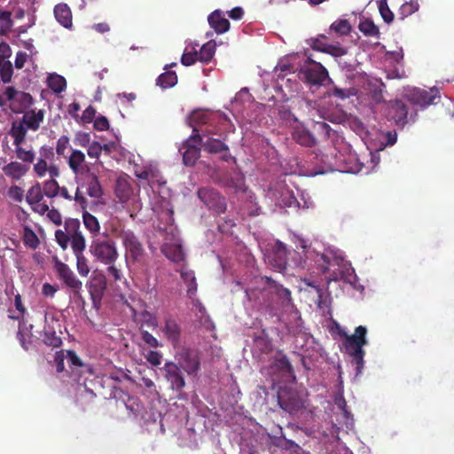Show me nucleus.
<instances>
[{"label": "nucleus", "instance_id": "nucleus-21", "mask_svg": "<svg viewBox=\"0 0 454 454\" xmlns=\"http://www.w3.org/2000/svg\"><path fill=\"white\" fill-rule=\"evenodd\" d=\"M161 331L168 341L170 342L174 348L179 345L181 340V327L175 318H165Z\"/></svg>", "mask_w": 454, "mask_h": 454}, {"label": "nucleus", "instance_id": "nucleus-16", "mask_svg": "<svg viewBox=\"0 0 454 454\" xmlns=\"http://www.w3.org/2000/svg\"><path fill=\"white\" fill-rule=\"evenodd\" d=\"M268 262L277 270H286L287 264V249L284 243L277 240L267 254Z\"/></svg>", "mask_w": 454, "mask_h": 454}, {"label": "nucleus", "instance_id": "nucleus-28", "mask_svg": "<svg viewBox=\"0 0 454 454\" xmlns=\"http://www.w3.org/2000/svg\"><path fill=\"white\" fill-rule=\"evenodd\" d=\"M115 195L121 203L127 202L133 194V188L130 182L126 178L120 176L116 180Z\"/></svg>", "mask_w": 454, "mask_h": 454}, {"label": "nucleus", "instance_id": "nucleus-55", "mask_svg": "<svg viewBox=\"0 0 454 454\" xmlns=\"http://www.w3.org/2000/svg\"><path fill=\"white\" fill-rule=\"evenodd\" d=\"M293 241L297 247H301L303 250V254L306 259L315 261L316 254H314V257H308L307 251L313 248H316L317 251H319L318 248L316 247L317 244H315L313 247L308 246L307 240L299 235H294Z\"/></svg>", "mask_w": 454, "mask_h": 454}, {"label": "nucleus", "instance_id": "nucleus-30", "mask_svg": "<svg viewBox=\"0 0 454 454\" xmlns=\"http://www.w3.org/2000/svg\"><path fill=\"white\" fill-rule=\"evenodd\" d=\"M54 15L58 22L64 27L70 28L72 27V12L67 4H57L54 8Z\"/></svg>", "mask_w": 454, "mask_h": 454}, {"label": "nucleus", "instance_id": "nucleus-23", "mask_svg": "<svg viewBox=\"0 0 454 454\" xmlns=\"http://www.w3.org/2000/svg\"><path fill=\"white\" fill-rule=\"evenodd\" d=\"M213 114L206 110H195L188 118V124L192 128V134L200 132L204 133L205 130L201 126L207 124L211 120Z\"/></svg>", "mask_w": 454, "mask_h": 454}, {"label": "nucleus", "instance_id": "nucleus-63", "mask_svg": "<svg viewBox=\"0 0 454 454\" xmlns=\"http://www.w3.org/2000/svg\"><path fill=\"white\" fill-rule=\"evenodd\" d=\"M8 195L16 202H21L24 198V191L17 185H12L8 191Z\"/></svg>", "mask_w": 454, "mask_h": 454}, {"label": "nucleus", "instance_id": "nucleus-37", "mask_svg": "<svg viewBox=\"0 0 454 454\" xmlns=\"http://www.w3.org/2000/svg\"><path fill=\"white\" fill-rule=\"evenodd\" d=\"M68 166L74 174H79L85 163V154L80 150H73L68 158Z\"/></svg>", "mask_w": 454, "mask_h": 454}, {"label": "nucleus", "instance_id": "nucleus-43", "mask_svg": "<svg viewBox=\"0 0 454 454\" xmlns=\"http://www.w3.org/2000/svg\"><path fill=\"white\" fill-rule=\"evenodd\" d=\"M43 199V193L42 191V186L39 183H36L35 185L31 186L27 191L26 200L31 206L33 204H37L42 201Z\"/></svg>", "mask_w": 454, "mask_h": 454}, {"label": "nucleus", "instance_id": "nucleus-40", "mask_svg": "<svg viewBox=\"0 0 454 454\" xmlns=\"http://www.w3.org/2000/svg\"><path fill=\"white\" fill-rule=\"evenodd\" d=\"M176 82L177 75L174 71H166L156 80V84L164 90L174 87Z\"/></svg>", "mask_w": 454, "mask_h": 454}, {"label": "nucleus", "instance_id": "nucleus-24", "mask_svg": "<svg viewBox=\"0 0 454 454\" xmlns=\"http://www.w3.org/2000/svg\"><path fill=\"white\" fill-rule=\"evenodd\" d=\"M292 137L296 143L302 146L310 147L316 143L314 136L298 121L294 122L293 127Z\"/></svg>", "mask_w": 454, "mask_h": 454}, {"label": "nucleus", "instance_id": "nucleus-14", "mask_svg": "<svg viewBox=\"0 0 454 454\" xmlns=\"http://www.w3.org/2000/svg\"><path fill=\"white\" fill-rule=\"evenodd\" d=\"M119 238L121 239L122 245L132 261H138L143 256V246L133 231L129 230L121 231Z\"/></svg>", "mask_w": 454, "mask_h": 454}, {"label": "nucleus", "instance_id": "nucleus-13", "mask_svg": "<svg viewBox=\"0 0 454 454\" xmlns=\"http://www.w3.org/2000/svg\"><path fill=\"white\" fill-rule=\"evenodd\" d=\"M405 97L412 105L426 108L434 104V99L439 98V92L434 87L431 88L430 90L413 88L405 93Z\"/></svg>", "mask_w": 454, "mask_h": 454}, {"label": "nucleus", "instance_id": "nucleus-35", "mask_svg": "<svg viewBox=\"0 0 454 454\" xmlns=\"http://www.w3.org/2000/svg\"><path fill=\"white\" fill-rule=\"evenodd\" d=\"M210 27L218 34L227 31V19L222 16L219 10L214 11L207 18Z\"/></svg>", "mask_w": 454, "mask_h": 454}, {"label": "nucleus", "instance_id": "nucleus-4", "mask_svg": "<svg viewBox=\"0 0 454 454\" xmlns=\"http://www.w3.org/2000/svg\"><path fill=\"white\" fill-rule=\"evenodd\" d=\"M380 147L375 149L374 152H370V162L364 164L361 162L360 160L355 154H349L348 159L345 160V165L340 169L341 172L352 173V174H365L368 175L380 163V155L379 152L382 151L387 146L394 145L397 140V135L395 131H387L385 133H380Z\"/></svg>", "mask_w": 454, "mask_h": 454}, {"label": "nucleus", "instance_id": "nucleus-33", "mask_svg": "<svg viewBox=\"0 0 454 454\" xmlns=\"http://www.w3.org/2000/svg\"><path fill=\"white\" fill-rule=\"evenodd\" d=\"M180 275L183 281L185 283L187 286V295L192 299L193 296L197 293V281L195 278V274L192 270H189L186 267H183L180 270Z\"/></svg>", "mask_w": 454, "mask_h": 454}, {"label": "nucleus", "instance_id": "nucleus-32", "mask_svg": "<svg viewBox=\"0 0 454 454\" xmlns=\"http://www.w3.org/2000/svg\"><path fill=\"white\" fill-rule=\"evenodd\" d=\"M28 170V167L18 161H12L3 168L5 176L13 180H20Z\"/></svg>", "mask_w": 454, "mask_h": 454}, {"label": "nucleus", "instance_id": "nucleus-5", "mask_svg": "<svg viewBox=\"0 0 454 454\" xmlns=\"http://www.w3.org/2000/svg\"><path fill=\"white\" fill-rule=\"evenodd\" d=\"M233 188L234 192L239 194V200L241 201L240 210L248 215H259L261 207L255 201L254 195L252 192L248 191L245 185L244 175L239 172H235L229 180V189Z\"/></svg>", "mask_w": 454, "mask_h": 454}, {"label": "nucleus", "instance_id": "nucleus-36", "mask_svg": "<svg viewBox=\"0 0 454 454\" xmlns=\"http://www.w3.org/2000/svg\"><path fill=\"white\" fill-rule=\"evenodd\" d=\"M106 265V278H108L110 281H113L116 285L123 284L124 286H127V279L125 278L121 269L116 265V262H112V264Z\"/></svg>", "mask_w": 454, "mask_h": 454}, {"label": "nucleus", "instance_id": "nucleus-17", "mask_svg": "<svg viewBox=\"0 0 454 454\" xmlns=\"http://www.w3.org/2000/svg\"><path fill=\"white\" fill-rule=\"evenodd\" d=\"M107 278L106 276L101 272L94 273L87 284V287L92 300L93 304L96 306L100 303L104 293L106 289Z\"/></svg>", "mask_w": 454, "mask_h": 454}, {"label": "nucleus", "instance_id": "nucleus-22", "mask_svg": "<svg viewBox=\"0 0 454 454\" xmlns=\"http://www.w3.org/2000/svg\"><path fill=\"white\" fill-rule=\"evenodd\" d=\"M295 348L302 356L310 357L316 347L315 339L307 332L294 335Z\"/></svg>", "mask_w": 454, "mask_h": 454}, {"label": "nucleus", "instance_id": "nucleus-26", "mask_svg": "<svg viewBox=\"0 0 454 454\" xmlns=\"http://www.w3.org/2000/svg\"><path fill=\"white\" fill-rule=\"evenodd\" d=\"M66 356L72 372L77 371L81 375L85 373L93 374V368L90 364L83 363L74 350H67Z\"/></svg>", "mask_w": 454, "mask_h": 454}, {"label": "nucleus", "instance_id": "nucleus-42", "mask_svg": "<svg viewBox=\"0 0 454 454\" xmlns=\"http://www.w3.org/2000/svg\"><path fill=\"white\" fill-rule=\"evenodd\" d=\"M48 86L55 93H60L67 88L66 79L59 74H51L48 78Z\"/></svg>", "mask_w": 454, "mask_h": 454}, {"label": "nucleus", "instance_id": "nucleus-54", "mask_svg": "<svg viewBox=\"0 0 454 454\" xmlns=\"http://www.w3.org/2000/svg\"><path fill=\"white\" fill-rule=\"evenodd\" d=\"M353 359V362L356 365V375L362 373V371L364 369V350L359 349V350H353L351 352L348 353Z\"/></svg>", "mask_w": 454, "mask_h": 454}, {"label": "nucleus", "instance_id": "nucleus-47", "mask_svg": "<svg viewBox=\"0 0 454 454\" xmlns=\"http://www.w3.org/2000/svg\"><path fill=\"white\" fill-rule=\"evenodd\" d=\"M281 207H300V203L297 199L294 197L293 192L289 190H284L281 193L279 200L278 202Z\"/></svg>", "mask_w": 454, "mask_h": 454}, {"label": "nucleus", "instance_id": "nucleus-12", "mask_svg": "<svg viewBox=\"0 0 454 454\" xmlns=\"http://www.w3.org/2000/svg\"><path fill=\"white\" fill-rule=\"evenodd\" d=\"M416 112H409L407 106L402 100L391 101L387 104V116L398 126L403 127L409 121H414Z\"/></svg>", "mask_w": 454, "mask_h": 454}, {"label": "nucleus", "instance_id": "nucleus-2", "mask_svg": "<svg viewBox=\"0 0 454 454\" xmlns=\"http://www.w3.org/2000/svg\"><path fill=\"white\" fill-rule=\"evenodd\" d=\"M246 294L250 301L258 306L275 309L273 301L279 305L280 309L287 313L293 309L291 292L289 289L278 284L271 278L261 277L256 280V286L247 289Z\"/></svg>", "mask_w": 454, "mask_h": 454}, {"label": "nucleus", "instance_id": "nucleus-8", "mask_svg": "<svg viewBox=\"0 0 454 454\" xmlns=\"http://www.w3.org/2000/svg\"><path fill=\"white\" fill-rule=\"evenodd\" d=\"M54 270L58 275L59 279H60L64 286L70 290L74 297L78 300H82V282L78 279L69 266L58 258H55Z\"/></svg>", "mask_w": 454, "mask_h": 454}, {"label": "nucleus", "instance_id": "nucleus-19", "mask_svg": "<svg viewBox=\"0 0 454 454\" xmlns=\"http://www.w3.org/2000/svg\"><path fill=\"white\" fill-rule=\"evenodd\" d=\"M198 195L209 208L220 213L225 212V199L222 197L218 192L215 190L200 189Z\"/></svg>", "mask_w": 454, "mask_h": 454}, {"label": "nucleus", "instance_id": "nucleus-53", "mask_svg": "<svg viewBox=\"0 0 454 454\" xmlns=\"http://www.w3.org/2000/svg\"><path fill=\"white\" fill-rule=\"evenodd\" d=\"M378 7L384 21L387 24H390L394 20V14L389 9L387 0H379Z\"/></svg>", "mask_w": 454, "mask_h": 454}, {"label": "nucleus", "instance_id": "nucleus-41", "mask_svg": "<svg viewBox=\"0 0 454 454\" xmlns=\"http://www.w3.org/2000/svg\"><path fill=\"white\" fill-rule=\"evenodd\" d=\"M12 12L0 9V35H7L13 27Z\"/></svg>", "mask_w": 454, "mask_h": 454}, {"label": "nucleus", "instance_id": "nucleus-51", "mask_svg": "<svg viewBox=\"0 0 454 454\" xmlns=\"http://www.w3.org/2000/svg\"><path fill=\"white\" fill-rule=\"evenodd\" d=\"M252 101V95L249 93L247 88L241 89L231 101L233 107H237L239 104L245 105L250 104Z\"/></svg>", "mask_w": 454, "mask_h": 454}, {"label": "nucleus", "instance_id": "nucleus-62", "mask_svg": "<svg viewBox=\"0 0 454 454\" xmlns=\"http://www.w3.org/2000/svg\"><path fill=\"white\" fill-rule=\"evenodd\" d=\"M331 94L333 96L343 100V99L348 98L350 96L355 95V90L354 89H340V88L334 86Z\"/></svg>", "mask_w": 454, "mask_h": 454}, {"label": "nucleus", "instance_id": "nucleus-15", "mask_svg": "<svg viewBox=\"0 0 454 454\" xmlns=\"http://www.w3.org/2000/svg\"><path fill=\"white\" fill-rule=\"evenodd\" d=\"M165 378L170 384V388L176 392H181L185 387V380L182 370L174 362H166L163 367Z\"/></svg>", "mask_w": 454, "mask_h": 454}, {"label": "nucleus", "instance_id": "nucleus-44", "mask_svg": "<svg viewBox=\"0 0 454 454\" xmlns=\"http://www.w3.org/2000/svg\"><path fill=\"white\" fill-rule=\"evenodd\" d=\"M359 30L366 36H376L380 35L379 28L372 20L365 19L361 20L358 26Z\"/></svg>", "mask_w": 454, "mask_h": 454}, {"label": "nucleus", "instance_id": "nucleus-7", "mask_svg": "<svg viewBox=\"0 0 454 454\" xmlns=\"http://www.w3.org/2000/svg\"><path fill=\"white\" fill-rule=\"evenodd\" d=\"M299 78L312 87H319L325 85V82H332L328 71L319 62H316L310 59L299 71Z\"/></svg>", "mask_w": 454, "mask_h": 454}, {"label": "nucleus", "instance_id": "nucleus-31", "mask_svg": "<svg viewBox=\"0 0 454 454\" xmlns=\"http://www.w3.org/2000/svg\"><path fill=\"white\" fill-rule=\"evenodd\" d=\"M289 313L287 327L288 330L294 334H299L301 333H305L306 330L303 327V322L301 320L300 312L293 307V309L287 310Z\"/></svg>", "mask_w": 454, "mask_h": 454}, {"label": "nucleus", "instance_id": "nucleus-29", "mask_svg": "<svg viewBox=\"0 0 454 454\" xmlns=\"http://www.w3.org/2000/svg\"><path fill=\"white\" fill-rule=\"evenodd\" d=\"M34 103L33 97L27 92L19 91L14 103L10 105L13 113L20 114L25 112Z\"/></svg>", "mask_w": 454, "mask_h": 454}, {"label": "nucleus", "instance_id": "nucleus-18", "mask_svg": "<svg viewBox=\"0 0 454 454\" xmlns=\"http://www.w3.org/2000/svg\"><path fill=\"white\" fill-rule=\"evenodd\" d=\"M366 333L367 328L365 326L359 325L355 329L354 334H345V340L343 342L345 352L348 353L353 350L363 349V348L368 344Z\"/></svg>", "mask_w": 454, "mask_h": 454}, {"label": "nucleus", "instance_id": "nucleus-9", "mask_svg": "<svg viewBox=\"0 0 454 454\" xmlns=\"http://www.w3.org/2000/svg\"><path fill=\"white\" fill-rule=\"evenodd\" d=\"M90 251L98 262L105 265L116 262L119 258L116 244L111 239H97L93 240Z\"/></svg>", "mask_w": 454, "mask_h": 454}, {"label": "nucleus", "instance_id": "nucleus-1", "mask_svg": "<svg viewBox=\"0 0 454 454\" xmlns=\"http://www.w3.org/2000/svg\"><path fill=\"white\" fill-rule=\"evenodd\" d=\"M314 254H316L314 262L324 274L327 285L332 281H343L357 291L364 290V286L357 284L358 279L355 270L344 259L341 251L333 247L325 248L323 252L316 248L307 251L308 257H314Z\"/></svg>", "mask_w": 454, "mask_h": 454}, {"label": "nucleus", "instance_id": "nucleus-59", "mask_svg": "<svg viewBox=\"0 0 454 454\" xmlns=\"http://www.w3.org/2000/svg\"><path fill=\"white\" fill-rule=\"evenodd\" d=\"M165 255L173 262H178L184 260V253L181 247H169L165 249Z\"/></svg>", "mask_w": 454, "mask_h": 454}, {"label": "nucleus", "instance_id": "nucleus-11", "mask_svg": "<svg viewBox=\"0 0 454 454\" xmlns=\"http://www.w3.org/2000/svg\"><path fill=\"white\" fill-rule=\"evenodd\" d=\"M278 402L281 409L293 414L304 405L303 398L298 392L290 388H281L278 393Z\"/></svg>", "mask_w": 454, "mask_h": 454}, {"label": "nucleus", "instance_id": "nucleus-50", "mask_svg": "<svg viewBox=\"0 0 454 454\" xmlns=\"http://www.w3.org/2000/svg\"><path fill=\"white\" fill-rule=\"evenodd\" d=\"M205 150L208 153H219L226 149L225 144L218 139L210 137L204 144Z\"/></svg>", "mask_w": 454, "mask_h": 454}, {"label": "nucleus", "instance_id": "nucleus-38", "mask_svg": "<svg viewBox=\"0 0 454 454\" xmlns=\"http://www.w3.org/2000/svg\"><path fill=\"white\" fill-rule=\"evenodd\" d=\"M21 239L25 247L35 250L40 246V239L31 227L26 225L23 228Z\"/></svg>", "mask_w": 454, "mask_h": 454}, {"label": "nucleus", "instance_id": "nucleus-58", "mask_svg": "<svg viewBox=\"0 0 454 454\" xmlns=\"http://www.w3.org/2000/svg\"><path fill=\"white\" fill-rule=\"evenodd\" d=\"M331 29L341 35H348L351 30V26L347 20H340L331 25Z\"/></svg>", "mask_w": 454, "mask_h": 454}, {"label": "nucleus", "instance_id": "nucleus-49", "mask_svg": "<svg viewBox=\"0 0 454 454\" xmlns=\"http://www.w3.org/2000/svg\"><path fill=\"white\" fill-rule=\"evenodd\" d=\"M43 196L54 198L59 194V185L54 179L45 181L42 186Z\"/></svg>", "mask_w": 454, "mask_h": 454}, {"label": "nucleus", "instance_id": "nucleus-27", "mask_svg": "<svg viewBox=\"0 0 454 454\" xmlns=\"http://www.w3.org/2000/svg\"><path fill=\"white\" fill-rule=\"evenodd\" d=\"M44 118V111L39 110L35 112V110L26 111L21 122H24V125L32 131H36L39 129L41 123L43 122Z\"/></svg>", "mask_w": 454, "mask_h": 454}, {"label": "nucleus", "instance_id": "nucleus-48", "mask_svg": "<svg viewBox=\"0 0 454 454\" xmlns=\"http://www.w3.org/2000/svg\"><path fill=\"white\" fill-rule=\"evenodd\" d=\"M317 43V42H316L314 44H311L312 48L317 51L329 53V54H331L333 56H336V57L342 56V55L346 54V51L340 46L328 44V45H325L323 47L321 45H318Z\"/></svg>", "mask_w": 454, "mask_h": 454}, {"label": "nucleus", "instance_id": "nucleus-34", "mask_svg": "<svg viewBox=\"0 0 454 454\" xmlns=\"http://www.w3.org/2000/svg\"><path fill=\"white\" fill-rule=\"evenodd\" d=\"M27 129H28L24 125V122L15 121L12 123L9 135L13 138L14 146L22 145V143L25 142Z\"/></svg>", "mask_w": 454, "mask_h": 454}, {"label": "nucleus", "instance_id": "nucleus-25", "mask_svg": "<svg viewBox=\"0 0 454 454\" xmlns=\"http://www.w3.org/2000/svg\"><path fill=\"white\" fill-rule=\"evenodd\" d=\"M303 290L309 294L316 296L315 301L317 307L323 308L326 306L327 295L325 290L316 282L309 278L302 279Z\"/></svg>", "mask_w": 454, "mask_h": 454}, {"label": "nucleus", "instance_id": "nucleus-45", "mask_svg": "<svg viewBox=\"0 0 454 454\" xmlns=\"http://www.w3.org/2000/svg\"><path fill=\"white\" fill-rule=\"evenodd\" d=\"M215 43L212 41L203 44L198 52L199 61L207 63L213 58Z\"/></svg>", "mask_w": 454, "mask_h": 454}, {"label": "nucleus", "instance_id": "nucleus-56", "mask_svg": "<svg viewBox=\"0 0 454 454\" xmlns=\"http://www.w3.org/2000/svg\"><path fill=\"white\" fill-rule=\"evenodd\" d=\"M16 156L23 162L32 163L35 160V153L32 150L24 149L21 145L15 146Z\"/></svg>", "mask_w": 454, "mask_h": 454}, {"label": "nucleus", "instance_id": "nucleus-57", "mask_svg": "<svg viewBox=\"0 0 454 454\" xmlns=\"http://www.w3.org/2000/svg\"><path fill=\"white\" fill-rule=\"evenodd\" d=\"M13 74L12 65L10 61H4L0 64V76L4 83H8L12 81Z\"/></svg>", "mask_w": 454, "mask_h": 454}, {"label": "nucleus", "instance_id": "nucleus-10", "mask_svg": "<svg viewBox=\"0 0 454 454\" xmlns=\"http://www.w3.org/2000/svg\"><path fill=\"white\" fill-rule=\"evenodd\" d=\"M202 138L200 134H192L183 144L179 150L183 154L185 166H193L200 156Z\"/></svg>", "mask_w": 454, "mask_h": 454}, {"label": "nucleus", "instance_id": "nucleus-61", "mask_svg": "<svg viewBox=\"0 0 454 454\" xmlns=\"http://www.w3.org/2000/svg\"><path fill=\"white\" fill-rule=\"evenodd\" d=\"M69 147V137L66 135L61 136L56 143V153L59 156H64L66 150Z\"/></svg>", "mask_w": 454, "mask_h": 454}, {"label": "nucleus", "instance_id": "nucleus-39", "mask_svg": "<svg viewBox=\"0 0 454 454\" xmlns=\"http://www.w3.org/2000/svg\"><path fill=\"white\" fill-rule=\"evenodd\" d=\"M43 341L45 345L52 348H59L62 345L60 336L58 335L53 327L50 325L44 327Z\"/></svg>", "mask_w": 454, "mask_h": 454}, {"label": "nucleus", "instance_id": "nucleus-3", "mask_svg": "<svg viewBox=\"0 0 454 454\" xmlns=\"http://www.w3.org/2000/svg\"><path fill=\"white\" fill-rule=\"evenodd\" d=\"M64 227L65 231L59 229L55 231V239L63 250H66L70 243L76 258L77 271L82 277H87L90 270L88 259L83 254L86 242L80 230V222L77 219L69 218L66 220Z\"/></svg>", "mask_w": 454, "mask_h": 454}, {"label": "nucleus", "instance_id": "nucleus-20", "mask_svg": "<svg viewBox=\"0 0 454 454\" xmlns=\"http://www.w3.org/2000/svg\"><path fill=\"white\" fill-rule=\"evenodd\" d=\"M177 365L189 375L194 374L200 368V361L196 353L190 349H182L176 356Z\"/></svg>", "mask_w": 454, "mask_h": 454}, {"label": "nucleus", "instance_id": "nucleus-60", "mask_svg": "<svg viewBox=\"0 0 454 454\" xmlns=\"http://www.w3.org/2000/svg\"><path fill=\"white\" fill-rule=\"evenodd\" d=\"M419 4L417 1H410L406 2L400 7V13L403 17H407L409 15H411L415 12L419 10Z\"/></svg>", "mask_w": 454, "mask_h": 454}, {"label": "nucleus", "instance_id": "nucleus-64", "mask_svg": "<svg viewBox=\"0 0 454 454\" xmlns=\"http://www.w3.org/2000/svg\"><path fill=\"white\" fill-rule=\"evenodd\" d=\"M196 61H199L198 51L184 52L181 58V63L184 66H192Z\"/></svg>", "mask_w": 454, "mask_h": 454}, {"label": "nucleus", "instance_id": "nucleus-46", "mask_svg": "<svg viewBox=\"0 0 454 454\" xmlns=\"http://www.w3.org/2000/svg\"><path fill=\"white\" fill-rule=\"evenodd\" d=\"M84 226L93 234L98 233L100 225L98 219L90 213L85 211L82 214Z\"/></svg>", "mask_w": 454, "mask_h": 454}, {"label": "nucleus", "instance_id": "nucleus-6", "mask_svg": "<svg viewBox=\"0 0 454 454\" xmlns=\"http://www.w3.org/2000/svg\"><path fill=\"white\" fill-rule=\"evenodd\" d=\"M85 194L96 200L100 199L103 195V188L98 176L90 171H88V173L84 175L78 183L74 197L75 202H77L82 209H86L88 206V200Z\"/></svg>", "mask_w": 454, "mask_h": 454}, {"label": "nucleus", "instance_id": "nucleus-52", "mask_svg": "<svg viewBox=\"0 0 454 454\" xmlns=\"http://www.w3.org/2000/svg\"><path fill=\"white\" fill-rule=\"evenodd\" d=\"M241 398V392L237 386L236 382H230L229 381V404L234 406L237 405V407L239 409L241 406L238 405V403L239 399Z\"/></svg>", "mask_w": 454, "mask_h": 454}]
</instances>
